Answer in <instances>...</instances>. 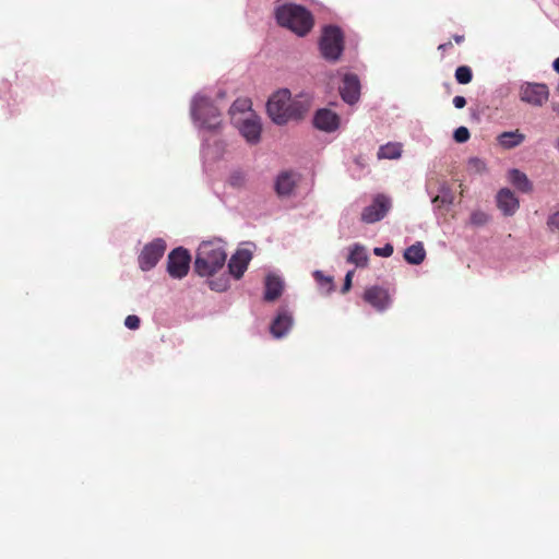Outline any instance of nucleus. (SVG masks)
Returning a JSON list of instances; mask_svg holds the SVG:
<instances>
[{
    "label": "nucleus",
    "mask_w": 559,
    "mask_h": 559,
    "mask_svg": "<svg viewBox=\"0 0 559 559\" xmlns=\"http://www.w3.org/2000/svg\"><path fill=\"white\" fill-rule=\"evenodd\" d=\"M190 116L193 124L199 130L214 132L222 124L219 109L214 100L202 92L193 96L190 105Z\"/></svg>",
    "instance_id": "20e7f679"
},
{
    "label": "nucleus",
    "mask_w": 559,
    "mask_h": 559,
    "mask_svg": "<svg viewBox=\"0 0 559 559\" xmlns=\"http://www.w3.org/2000/svg\"><path fill=\"white\" fill-rule=\"evenodd\" d=\"M312 275L317 284L326 293H331L334 289L333 278L331 276L324 275L320 270H316Z\"/></svg>",
    "instance_id": "bb28decb"
},
{
    "label": "nucleus",
    "mask_w": 559,
    "mask_h": 559,
    "mask_svg": "<svg viewBox=\"0 0 559 559\" xmlns=\"http://www.w3.org/2000/svg\"><path fill=\"white\" fill-rule=\"evenodd\" d=\"M489 219V215L484 211H474L469 216L472 225H486Z\"/></svg>",
    "instance_id": "7c9ffc66"
},
{
    "label": "nucleus",
    "mask_w": 559,
    "mask_h": 559,
    "mask_svg": "<svg viewBox=\"0 0 559 559\" xmlns=\"http://www.w3.org/2000/svg\"><path fill=\"white\" fill-rule=\"evenodd\" d=\"M455 79L459 83H469L473 80L469 66H459L455 70Z\"/></svg>",
    "instance_id": "c85d7f7f"
},
{
    "label": "nucleus",
    "mask_w": 559,
    "mask_h": 559,
    "mask_svg": "<svg viewBox=\"0 0 559 559\" xmlns=\"http://www.w3.org/2000/svg\"><path fill=\"white\" fill-rule=\"evenodd\" d=\"M294 325V316L286 306H281L276 310L274 318L270 323V333L274 338L285 337Z\"/></svg>",
    "instance_id": "9d476101"
},
{
    "label": "nucleus",
    "mask_w": 559,
    "mask_h": 559,
    "mask_svg": "<svg viewBox=\"0 0 559 559\" xmlns=\"http://www.w3.org/2000/svg\"><path fill=\"white\" fill-rule=\"evenodd\" d=\"M547 224H548V227L551 229H554V228L559 229V211L554 212L551 215H549V217L547 219Z\"/></svg>",
    "instance_id": "c9c22d12"
},
{
    "label": "nucleus",
    "mask_w": 559,
    "mask_h": 559,
    "mask_svg": "<svg viewBox=\"0 0 559 559\" xmlns=\"http://www.w3.org/2000/svg\"><path fill=\"white\" fill-rule=\"evenodd\" d=\"M252 253L248 249H238L227 262L228 274L235 280H240L248 269Z\"/></svg>",
    "instance_id": "4468645a"
},
{
    "label": "nucleus",
    "mask_w": 559,
    "mask_h": 559,
    "mask_svg": "<svg viewBox=\"0 0 559 559\" xmlns=\"http://www.w3.org/2000/svg\"><path fill=\"white\" fill-rule=\"evenodd\" d=\"M384 154H385L384 144H381L377 152L378 159H384Z\"/></svg>",
    "instance_id": "58836bf2"
},
{
    "label": "nucleus",
    "mask_w": 559,
    "mask_h": 559,
    "mask_svg": "<svg viewBox=\"0 0 559 559\" xmlns=\"http://www.w3.org/2000/svg\"><path fill=\"white\" fill-rule=\"evenodd\" d=\"M366 168H367L366 159L362 156H359L354 159L353 164L348 168V171L353 178L360 179L365 175Z\"/></svg>",
    "instance_id": "a878e982"
},
{
    "label": "nucleus",
    "mask_w": 559,
    "mask_h": 559,
    "mask_svg": "<svg viewBox=\"0 0 559 559\" xmlns=\"http://www.w3.org/2000/svg\"><path fill=\"white\" fill-rule=\"evenodd\" d=\"M402 150L401 142H386V158H400Z\"/></svg>",
    "instance_id": "c756f323"
},
{
    "label": "nucleus",
    "mask_w": 559,
    "mask_h": 559,
    "mask_svg": "<svg viewBox=\"0 0 559 559\" xmlns=\"http://www.w3.org/2000/svg\"><path fill=\"white\" fill-rule=\"evenodd\" d=\"M250 109V102L248 99H237L235 100L230 108H229V112L231 115L236 114V112H245L246 110H249Z\"/></svg>",
    "instance_id": "2f4dec72"
},
{
    "label": "nucleus",
    "mask_w": 559,
    "mask_h": 559,
    "mask_svg": "<svg viewBox=\"0 0 559 559\" xmlns=\"http://www.w3.org/2000/svg\"><path fill=\"white\" fill-rule=\"evenodd\" d=\"M229 276H230L229 274L228 275L222 274L218 277L210 278L207 281V285H209L210 289L217 292V293L226 292L230 286Z\"/></svg>",
    "instance_id": "393cba45"
},
{
    "label": "nucleus",
    "mask_w": 559,
    "mask_h": 559,
    "mask_svg": "<svg viewBox=\"0 0 559 559\" xmlns=\"http://www.w3.org/2000/svg\"><path fill=\"white\" fill-rule=\"evenodd\" d=\"M312 97L300 93L295 98L288 88L272 93L266 102V114L276 126H286L290 121L302 120L311 108Z\"/></svg>",
    "instance_id": "f257e3e1"
},
{
    "label": "nucleus",
    "mask_w": 559,
    "mask_h": 559,
    "mask_svg": "<svg viewBox=\"0 0 559 559\" xmlns=\"http://www.w3.org/2000/svg\"><path fill=\"white\" fill-rule=\"evenodd\" d=\"M166 250V241L162 238H155L146 243L138 258L139 267L144 271H151L156 266Z\"/></svg>",
    "instance_id": "0eeeda50"
},
{
    "label": "nucleus",
    "mask_w": 559,
    "mask_h": 559,
    "mask_svg": "<svg viewBox=\"0 0 559 559\" xmlns=\"http://www.w3.org/2000/svg\"><path fill=\"white\" fill-rule=\"evenodd\" d=\"M497 204L504 215H513L520 206V201L509 188H502L497 193Z\"/></svg>",
    "instance_id": "f3484780"
},
{
    "label": "nucleus",
    "mask_w": 559,
    "mask_h": 559,
    "mask_svg": "<svg viewBox=\"0 0 559 559\" xmlns=\"http://www.w3.org/2000/svg\"><path fill=\"white\" fill-rule=\"evenodd\" d=\"M341 123L340 116L330 108H319L312 117V126L320 131L331 133L338 129Z\"/></svg>",
    "instance_id": "ddd939ff"
},
{
    "label": "nucleus",
    "mask_w": 559,
    "mask_h": 559,
    "mask_svg": "<svg viewBox=\"0 0 559 559\" xmlns=\"http://www.w3.org/2000/svg\"><path fill=\"white\" fill-rule=\"evenodd\" d=\"M556 147L559 150V138L557 139Z\"/></svg>",
    "instance_id": "a18cd8bd"
},
{
    "label": "nucleus",
    "mask_w": 559,
    "mask_h": 559,
    "mask_svg": "<svg viewBox=\"0 0 559 559\" xmlns=\"http://www.w3.org/2000/svg\"><path fill=\"white\" fill-rule=\"evenodd\" d=\"M452 46H453L452 41H445V44H440V45L438 46V49H439L440 51H442V52H445V51H447V49L452 48Z\"/></svg>",
    "instance_id": "4c0bfd02"
},
{
    "label": "nucleus",
    "mask_w": 559,
    "mask_h": 559,
    "mask_svg": "<svg viewBox=\"0 0 559 559\" xmlns=\"http://www.w3.org/2000/svg\"><path fill=\"white\" fill-rule=\"evenodd\" d=\"M225 95L226 93L223 90H218L216 93V99H222L225 97Z\"/></svg>",
    "instance_id": "37998d69"
},
{
    "label": "nucleus",
    "mask_w": 559,
    "mask_h": 559,
    "mask_svg": "<svg viewBox=\"0 0 559 559\" xmlns=\"http://www.w3.org/2000/svg\"><path fill=\"white\" fill-rule=\"evenodd\" d=\"M552 66H554V70L559 72V57L555 59Z\"/></svg>",
    "instance_id": "c03bdc74"
},
{
    "label": "nucleus",
    "mask_w": 559,
    "mask_h": 559,
    "mask_svg": "<svg viewBox=\"0 0 559 559\" xmlns=\"http://www.w3.org/2000/svg\"><path fill=\"white\" fill-rule=\"evenodd\" d=\"M525 134L520 129L514 131H504L498 134L497 142L503 146V148H514V146L521 145L525 141Z\"/></svg>",
    "instance_id": "4be33fe9"
},
{
    "label": "nucleus",
    "mask_w": 559,
    "mask_h": 559,
    "mask_svg": "<svg viewBox=\"0 0 559 559\" xmlns=\"http://www.w3.org/2000/svg\"><path fill=\"white\" fill-rule=\"evenodd\" d=\"M318 49L323 60L336 63L342 59L345 50V34L336 24H325L321 28L318 39Z\"/></svg>",
    "instance_id": "39448f33"
},
{
    "label": "nucleus",
    "mask_w": 559,
    "mask_h": 559,
    "mask_svg": "<svg viewBox=\"0 0 559 559\" xmlns=\"http://www.w3.org/2000/svg\"><path fill=\"white\" fill-rule=\"evenodd\" d=\"M384 216V193H378L373 203L366 206L361 213V219L371 224L380 221Z\"/></svg>",
    "instance_id": "dca6fc26"
},
{
    "label": "nucleus",
    "mask_w": 559,
    "mask_h": 559,
    "mask_svg": "<svg viewBox=\"0 0 559 559\" xmlns=\"http://www.w3.org/2000/svg\"><path fill=\"white\" fill-rule=\"evenodd\" d=\"M453 104L456 108H464V106H466L467 102H466L465 97H463V95H456L453 98Z\"/></svg>",
    "instance_id": "e433bc0d"
},
{
    "label": "nucleus",
    "mask_w": 559,
    "mask_h": 559,
    "mask_svg": "<svg viewBox=\"0 0 559 559\" xmlns=\"http://www.w3.org/2000/svg\"><path fill=\"white\" fill-rule=\"evenodd\" d=\"M274 19L278 26L290 31L298 37L307 36L314 25L311 11L305 5L292 2L276 5Z\"/></svg>",
    "instance_id": "f03ea898"
},
{
    "label": "nucleus",
    "mask_w": 559,
    "mask_h": 559,
    "mask_svg": "<svg viewBox=\"0 0 559 559\" xmlns=\"http://www.w3.org/2000/svg\"><path fill=\"white\" fill-rule=\"evenodd\" d=\"M340 95L347 105H355L360 98L361 84L357 74L345 73L340 85Z\"/></svg>",
    "instance_id": "f8f14e48"
},
{
    "label": "nucleus",
    "mask_w": 559,
    "mask_h": 559,
    "mask_svg": "<svg viewBox=\"0 0 559 559\" xmlns=\"http://www.w3.org/2000/svg\"><path fill=\"white\" fill-rule=\"evenodd\" d=\"M354 273V270H350L347 271V273L345 274L344 282L341 288L342 294L347 293L352 288Z\"/></svg>",
    "instance_id": "f704fd0d"
},
{
    "label": "nucleus",
    "mask_w": 559,
    "mask_h": 559,
    "mask_svg": "<svg viewBox=\"0 0 559 559\" xmlns=\"http://www.w3.org/2000/svg\"><path fill=\"white\" fill-rule=\"evenodd\" d=\"M549 97V87L539 82H525L520 87V98L522 102L534 106H543Z\"/></svg>",
    "instance_id": "1a4fd4ad"
},
{
    "label": "nucleus",
    "mask_w": 559,
    "mask_h": 559,
    "mask_svg": "<svg viewBox=\"0 0 559 559\" xmlns=\"http://www.w3.org/2000/svg\"><path fill=\"white\" fill-rule=\"evenodd\" d=\"M284 290V281L281 276L275 274H267L264 280V294L263 300L273 302L277 300Z\"/></svg>",
    "instance_id": "2eb2a0df"
},
{
    "label": "nucleus",
    "mask_w": 559,
    "mask_h": 559,
    "mask_svg": "<svg viewBox=\"0 0 559 559\" xmlns=\"http://www.w3.org/2000/svg\"><path fill=\"white\" fill-rule=\"evenodd\" d=\"M404 259L409 263H421L426 259V251L424 249V243L421 241H417L411 247L406 248L404 252Z\"/></svg>",
    "instance_id": "5701e85b"
},
{
    "label": "nucleus",
    "mask_w": 559,
    "mask_h": 559,
    "mask_svg": "<svg viewBox=\"0 0 559 559\" xmlns=\"http://www.w3.org/2000/svg\"><path fill=\"white\" fill-rule=\"evenodd\" d=\"M508 179L519 191L531 192L534 189V185L527 175L519 168H512L508 174Z\"/></svg>",
    "instance_id": "412c9836"
},
{
    "label": "nucleus",
    "mask_w": 559,
    "mask_h": 559,
    "mask_svg": "<svg viewBox=\"0 0 559 559\" xmlns=\"http://www.w3.org/2000/svg\"><path fill=\"white\" fill-rule=\"evenodd\" d=\"M240 135L250 145H255L261 141L262 123L259 116L250 112L246 118L235 121Z\"/></svg>",
    "instance_id": "6e6552de"
},
{
    "label": "nucleus",
    "mask_w": 559,
    "mask_h": 559,
    "mask_svg": "<svg viewBox=\"0 0 559 559\" xmlns=\"http://www.w3.org/2000/svg\"><path fill=\"white\" fill-rule=\"evenodd\" d=\"M557 91L559 92V85L557 86Z\"/></svg>",
    "instance_id": "49530a36"
},
{
    "label": "nucleus",
    "mask_w": 559,
    "mask_h": 559,
    "mask_svg": "<svg viewBox=\"0 0 559 559\" xmlns=\"http://www.w3.org/2000/svg\"><path fill=\"white\" fill-rule=\"evenodd\" d=\"M369 257L367 248L359 242H355L348 247V254L346 262L354 264L356 267H366L368 265Z\"/></svg>",
    "instance_id": "6ab92c4d"
},
{
    "label": "nucleus",
    "mask_w": 559,
    "mask_h": 559,
    "mask_svg": "<svg viewBox=\"0 0 559 559\" xmlns=\"http://www.w3.org/2000/svg\"><path fill=\"white\" fill-rule=\"evenodd\" d=\"M487 169V165L483 158L479 157H471L467 160V170L469 173H474L475 175H481Z\"/></svg>",
    "instance_id": "cd10ccee"
},
{
    "label": "nucleus",
    "mask_w": 559,
    "mask_h": 559,
    "mask_svg": "<svg viewBox=\"0 0 559 559\" xmlns=\"http://www.w3.org/2000/svg\"><path fill=\"white\" fill-rule=\"evenodd\" d=\"M225 151V144L223 141L216 140L213 144H210L209 139L202 138L201 144V156L204 162H215L222 158Z\"/></svg>",
    "instance_id": "a211bd4d"
},
{
    "label": "nucleus",
    "mask_w": 559,
    "mask_h": 559,
    "mask_svg": "<svg viewBox=\"0 0 559 559\" xmlns=\"http://www.w3.org/2000/svg\"><path fill=\"white\" fill-rule=\"evenodd\" d=\"M394 251V248L392 245L390 243H386V258H389V255H391Z\"/></svg>",
    "instance_id": "a19ab883"
},
{
    "label": "nucleus",
    "mask_w": 559,
    "mask_h": 559,
    "mask_svg": "<svg viewBox=\"0 0 559 559\" xmlns=\"http://www.w3.org/2000/svg\"><path fill=\"white\" fill-rule=\"evenodd\" d=\"M298 186V178L293 170L280 171L273 182V190L276 197L281 200L289 199L294 195Z\"/></svg>",
    "instance_id": "9b49d317"
},
{
    "label": "nucleus",
    "mask_w": 559,
    "mask_h": 559,
    "mask_svg": "<svg viewBox=\"0 0 559 559\" xmlns=\"http://www.w3.org/2000/svg\"><path fill=\"white\" fill-rule=\"evenodd\" d=\"M227 253L221 239L202 241L193 261V271L200 277H212L226 263Z\"/></svg>",
    "instance_id": "7ed1b4c3"
},
{
    "label": "nucleus",
    "mask_w": 559,
    "mask_h": 559,
    "mask_svg": "<svg viewBox=\"0 0 559 559\" xmlns=\"http://www.w3.org/2000/svg\"><path fill=\"white\" fill-rule=\"evenodd\" d=\"M191 261L192 257L187 248L176 247L168 253L167 273L171 278L181 280L188 274Z\"/></svg>",
    "instance_id": "423d86ee"
},
{
    "label": "nucleus",
    "mask_w": 559,
    "mask_h": 559,
    "mask_svg": "<svg viewBox=\"0 0 559 559\" xmlns=\"http://www.w3.org/2000/svg\"><path fill=\"white\" fill-rule=\"evenodd\" d=\"M364 300L370 305L376 311H384V288L380 286H371L364 293Z\"/></svg>",
    "instance_id": "aec40b11"
},
{
    "label": "nucleus",
    "mask_w": 559,
    "mask_h": 559,
    "mask_svg": "<svg viewBox=\"0 0 559 559\" xmlns=\"http://www.w3.org/2000/svg\"><path fill=\"white\" fill-rule=\"evenodd\" d=\"M373 253L378 257L384 258V246L373 248Z\"/></svg>",
    "instance_id": "ea45409f"
},
{
    "label": "nucleus",
    "mask_w": 559,
    "mask_h": 559,
    "mask_svg": "<svg viewBox=\"0 0 559 559\" xmlns=\"http://www.w3.org/2000/svg\"><path fill=\"white\" fill-rule=\"evenodd\" d=\"M453 39H454V41H456V43H463V41H464V39H465V37H464V35H454V36H453Z\"/></svg>",
    "instance_id": "79ce46f5"
},
{
    "label": "nucleus",
    "mask_w": 559,
    "mask_h": 559,
    "mask_svg": "<svg viewBox=\"0 0 559 559\" xmlns=\"http://www.w3.org/2000/svg\"><path fill=\"white\" fill-rule=\"evenodd\" d=\"M140 323H141V320L138 316L135 314H129L126 319H124V326L129 330H136L139 329L140 326Z\"/></svg>",
    "instance_id": "72a5a7b5"
},
{
    "label": "nucleus",
    "mask_w": 559,
    "mask_h": 559,
    "mask_svg": "<svg viewBox=\"0 0 559 559\" xmlns=\"http://www.w3.org/2000/svg\"><path fill=\"white\" fill-rule=\"evenodd\" d=\"M248 181V173L241 168H235L230 171L227 178V185L236 190H241L246 187Z\"/></svg>",
    "instance_id": "b1692460"
},
{
    "label": "nucleus",
    "mask_w": 559,
    "mask_h": 559,
    "mask_svg": "<svg viewBox=\"0 0 559 559\" xmlns=\"http://www.w3.org/2000/svg\"><path fill=\"white\" fill-rule=\"evenodd\" d=\"M471 136V132L466 127L456 128L454 131V139L456 142H466Z\"/></svg>",
    "instance_id": "473e14b6"
}]
</instances>
